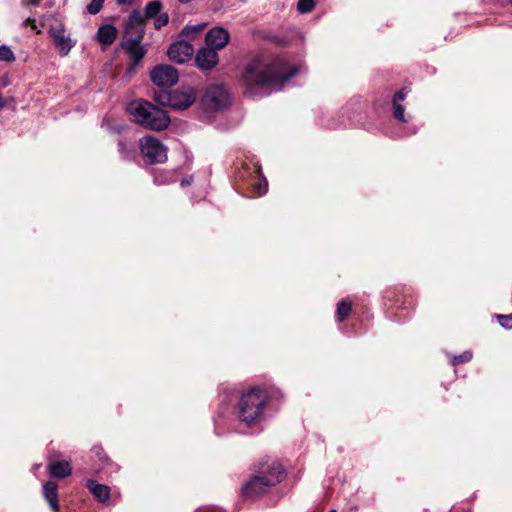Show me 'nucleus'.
<instances>
[{
    "instance_id": "f257e3e1",
    "label": "nucleus",
    "mask_w": 512,
    "mask_h": 512,
    "mask_svg": "<svg viewBox=\"0 0 512 512\" xmlns=\"http://www.w3.org/2000/svg\"><path fill=\"white\" fill-rule=\"evenodd\" d=\"M297 72V67L290 65L282 56L265 59L257 55L245 65L240 83L244 87V95L254 98L263 90H281Z\"/></svg>"
},
{
    "instance_id": "f03ea898",
    "label": "nucleus",
    "mask_w": 512,
    "mask_h": 512,
    "mask_svg": "<svg viewBox=\"0 0 512 512\" xmlns=\"http://www.w3.org/2000/svg\"><path fill=\"white\" fill-rule=\"evenodd\" d=\"M252 470L255 474L241 487V497L244 499H252L265 494L269 488L276 486L285 477L284 467L276 461L271 463L261 461L254 464Z\"/></svg>"
},
{
    "instance_id": "7ed1b4c3",
    "label": "nucleus",
    "mask_w": 512,
    "mask_h": 512,
    "mask_svg": "<svg viewBox=\"0 0 512 512\" xmlns=\"http://www.w3.org/2000/svg\"><path fill=\"white\" fill-rule=\"evenodd\" d=\"M269 399L268 392L260 387H253L243 392L237 404L239 420L247 427L258 425L263 420Z\"/></svg>"
},
{
    "instance_id": "20e7f679",
    "label": "nucleus",
    "mask_w": 512,
    "mask_h": 512,
    "mask_svg": "<svg viewBox=\"0 0 512 512\" xmlns=\"http://www.w3.org/2000/svg\"><path fill=\"white\" fill-rule=\"evenodd\" d=\"M128 112L134 117L135 122L150 130L161 131L170 124V117L166 111L145 100L131 102Z\"/></svg>"
},
{
    "instance_id": "39448f33",
    "label": "nucleus",
    "mask_w": 512,
    "mask_h": 512,
    "mask_svg": "<svg viewBox=\"0 0 512 512\" xmlns=\"http://www.w3.org/2000/svg\"><path fill=\"white\" fill-rule=\"evenodd\" d=\"M200 104L207 113L219 112L229 105V94L221 84L210 85L202 95Z\"/></svg>"
},
{
    "instance_id": "423d86ee",
    "label": "nucleus",
    "mask_w": 512,
    "mask_h": 512,
    "mask_svg": "<svg viewBox=\"0 0 512 512\" xmlns=\"http://www.w3.org/2000/svg\"><path fill=\"white\" fill-rule=\"evenodd\" d=\"M140 149L149 164L164 163L167 160L166 147L155 137L147 136L140 140Z\"/></svg>"
},
{
    "instance_id": "0eeeda50",
    "label": "nucleus",
    "mask_w": 512,
    "mask_h": 512,
    "mask_svg": "<svg viewBox=\"0 0 512 512\" xmlns=\"http://www.w3.org/2000/svg\"><path fill=\"white\" fill-rule=\"evenodd\" d=\"M146 22L138 10H133L123 26V39L122 41H135L142 42L145 37Z\"/></svg>"
},
{
    "instance_id": "6e6552de",
    "label": "nucleus",
    "mask_w": 512,
    "mask_h": 512,
    "mask_svg": "<svg viewBox=\"0 0 512 512\" xmlns=\"http://www.w3.org/2000/svg\"><path fill=\"white\" fill-rule=\"evenodd\" d=\"M150 79L159 88H171L178 82L179 74L175 67L159 64L151 70Z\"/></svg>"
},
{
    "instance_id": "1a4fd4ad",
    "label": "nucleus",
    "mask_w": 512,
    "mask_h": 512,
    "mask_svg": "<svg viewBox=\"0 0 512 512\" xmlns=\"http://www.w3.org/2000/svg\"><path fill=\"white\" fill-rule=\"evenodd\" d=\"M48 33L52 38L59 55L62 57L67 56L73 48L74 43L72 42L70 36L66 34L64 24L59 22L56 25H52Z\"/></svg>"
},
{
    "instance_id": "9d476101",
    "label": "nucleus",
    "mask_w": 512,
    "mask_h": 512,
    "mask_svg": "<svg viewBox=\"0 0 512 512\" xmlns=\"http://www.w3.org/2000/svg\"><path fill=\"white\" fill-rule=\"evenodd\" d=\"M120 46L127 53L130 63L127 67V73L132 74L136 71V67L142 61L147 53V49L141 45V42L121 41Z\"/></svg>"
},
{
    "instance_id": "9b49d317",
    "label": "nucleus",
    "mask_w": 512,
    "mask_h": 512,
    "mask_svg": "<svg viewBox=\"0 0 512 512\" xmlns=\"http://www.w3.org/2000/svg\"><path fill=\"white\" fill-rule=\"evenodd\" d=\"M196 94L192 87L185 86L171 91L170 107L175 110H185L195 101Z\"/></svg>"
},
{
    "instance_id": "f8f14e48",
    "label": "nucleus",
    "mask_w": 512,
    "mask_h": 512,
    "mask_svg": "<svg viewBox=\"0 0 512 512\" xmlns=\"http://www.w3.org/2000/svg\"><path fill=\"white\" fill-rule=\"evenodd\" d=\"M193 46L185 40L177 41L172 43L167 51L169 59L173 62L182 64L190 60L193 56Z\"/></svg>"
},
{
    "instance_id": "ddd939ff",
    "label": "nucleus",
    "mask_w": 512,
    "mask_h": 512,
    "mask_svg": "<svg viewBox=\"0 0 512 512\" xmlns=\"http://www.w3.org/2000/svg\"><path fill=\"white\" fill-rule=\"evenodd\" d=\"M219 62V56L214 48L209 46L200 48L195 56L196 66L203 70H212Z\"/></svg>"
},
{
    "instance_id": "4468645a",
    "label": "nucleus",
    "mask_w": 512,
    "mask_h": 512,
    "mask_svg": "<svg viewBox=\"0 0 512 512\" xmlns=\"http://www.w3.org/2000/svg\"><path fill=\"white\" fill-rule=\"evenodd\" d=\"M229 39V32L223 27H214L205 36L207 46L214 48L216 51L223 49L228 44Z\"/></svg>"
},
{
    "instance_id": "2eb2a0df",
    "label": "nucleus",
    "mask_w": 512,
    "mask_h": 512,
    "mask_svg": "<svg viewBox=\"0 0 512 512\" xmlns=\"http://www.w3.org/2000/svg\"><path fill=\"white\" fill-rule=\"evenodd\" d=\"M47 469L51 477L56 479H64L72 474V466L69 461L54 460L48 458Z\"/></svg>"
},
{
    "instance_id": "dca6fc26",
    "label": "nucleus",
    "mask_w": 512,
    "mask_h": 512,
    "mask_svg": "<svg viewBox=\"0 0 512 512\" xmlns=\"http://www.w3.org/2000/svg\"><path fill=\"white\" fill-rule=\"evenodd\" d=\"M43 496L50 505L53 512H58L60 509L58 498V485L54 481H47L43 484Z\"/></svg>"
},
{
    "instance_id": "f3484780",
    "label": "nucleus",
    "mask_w": 512,
    "mask_h": 512,
    "mask_svg": "<svg viewBox=\"0 0 512 512\" xmlns=\"http://www.w3.org/2000/svg\"><path fill=\"white\" fill-rule=\"evenodd\" d=\"M408 90L406 88H402L397 91L392 98V108H393V117L399 122H406L407 120L404 117V106L402 102L405 100L407 96Z\"/></svg>"
},
{
    "instance_id": "a211bd4d",
    "label": "nucleus",
    "mask_w": 512,
    "mask_h": 512,
    "mask_svg": "<svg viewBox=\"0 0 512 512\" xmlns=\"http://www.w3.org/2000/svg\"><path fill=\"white\" fill-rule=\"evenodd\" d=\"M86 487L92 495L101 503H106L110 498V488L107 485L99 484L93 479L87 480Z\"/></svg>"
},
{
    "instance_id": "6ab92c4d",
    "label": "nucleus",
    "mask_w": 512,
    "mask_h": 512,
    "mask_svg": "<svg viewBox=\"0 0 512 512\" xmlns=\"http://www.w3.org/2000/svg\"><path fill=\"white\" fill-rule=\"evenodd\" d=\"M118 30L111 24L102 25L97 31V40L100 44L110 46L117 38Z\"/></svg>"
},
{
    "instance_id": "aec40b11",
    "label": "nucleus",
    "mask_w": 512,
    "mask_h": 512,
    "mask_svg": "<svg viewBox=\"0 0 512 512\" xmlns=\"http://www.w3.org/2000/svg\"><path fill=\"white\" fill-rule=\"evenodd\" d=\"M118 152L120 153L122 159L124 160H130L133 158L135 154V144L132 142H128L125 139H119L118 140Z\"/></svg>"
},
{
    "instance_id": "412c9836",
    "label": "nucleus",
    "mask_w": 512,
    "mask_h": 512,
    "mask_svg": "<svg viewBox=\"0 0 512 512\" xmlns=\"http://www.w3.org/2000/svg\"><path fill=\"white\" fill-rule=\"evenodd\" d=\"M351 311H352V302L347 298L341 299L337 303V311H336L337 320L339 322L345 321L349 317Z\"/></svg>"
},
{
    "instance_id": "4be33fe9",
    "label": "nucleus",
    "mask_w": 512,
    "mask_h": 512,
    "mask_svg": "<svg viewBox=\"0 0 512 512\" xmlns=\"http://www.w3.org/2000/svg\"><path fill=\"white\" fill-rule=\"evenodd\" d=\"M162 7V2L159 0L148 2L144 8V15H142L144 20L155 18L161 12Z\"/></svg>"
},
{
    "instance_id": "5701e85b",
    "label": "nucleus",
    "mask_w": 512,
    "mask_h": 512,
    "mask_svg": "<svg viewBox=\"0 0 512 512\" xmlns=\"http://www.w3.org/2000/svg\"><path fill=\"white\" fill-rule=\"evenodd\" d=\"M168 89L169 88H160L159 90L154 91L153 94L154 101L163 107H170L171 91Z\"/></svg>"
},
{
    "instance_id": "b1692460",
    "label": "nucleus",
    "mask_w": 512,
    "mask_h": 512,
    "mask_svg": "<svg viewBox=\"0 0 512 512\" xmlns=\"http://www.w3.org/2000/svg\"><path fill=\"white\" fill-rule=\"evenodd\" d=\"M206 27V23H201L197 25H186L182 30L180 35L188 38L189 40H193L197 37V35L202 32Z\"/></svg>"
},
{
    "instance_id": "393cba45",
    "label": "nucleus",
    "mask_w": 512,
    "mask_h": 512,
    "mask_svg": "<svg viewBox=\"0 0 512 512\" xmlns=\"http://www.w3.org/2000/svg\"><path fill=\"white\" fill-rule=\"evenodd\" d=\"M91 453L95 458H97L100 462L106 464V465H112L113 461L110 459V457L105 452L104 448L100 445H95L91 449Z\"/></svg>"
},
{
    "instance_id": "a878e982",
    "label": "nucleus",
    "mask_w": 512,
    "mask_h": 512,
    "mask_svg": "<svg viewBox=\"0 0 512 512\" xmlns=\"http://www.w3.org/2000/svg\"><path fill=\"white\" fill-rule=\"evenodd\" d=\"M0 61L13 62L15 61V55L10 47L6 45L0 46Z\"/></svg>"
},
{
    "instance_id": "bb28decb",
    "label": "nucleus",
    "mask_w": 512,
    "mask_h": 512,
    "mask_svg": "<svg viewBox=\"0 0 512 512\" xmlns=\"http://www.w3.org/2000/svg\"><path fill=\"white\" fill-rule=\"evenodd\" d=\"M315 7L314 0H298L297 10L300 13H308L311 12Z\"/></svg>"
},
{
    "instance_id": "cd10ccee",
    "label": "nucleus",
    "mask_w": 512,
    "mask_h": 512,
    "mask_svg": "<svg viewBox=\"0 0 512 512\" xmlns=\"http://www.w3.org/2000/svg\"><path fill=\"white\" fill-rule=\"evenodd\" d=\"M472 353L470 351H465L462 354L453 356L451 360V364L453 366H457L462 363H467L472 359Z\"/></svg>"
},
{
    "instance_id": "c85d7f7f",
    "label": "nucleus",
    "mask_w": 512,
    "mask_h": 512,
    "mask_svg": "<svg viewBox=\"0 0 512 512\" xmlns=\"http://www.w3.org/2000/svg\"><path fill=\"white\" fill-rule=\"evenodd\" d=\"M105 0H91V2L87 5L86 10L89 14L96 15L103 8Z\"/></svg>"
},
{
    "instance_id": "c756f323",
    "label": "nucleus",
    "mask_w": 512,
    "mask_h": 512,
    "mask_svg": "<svg viewBox=\"0 0 512 512\" xmlns=\"http://www.w3.org/2000/svg\"><path fill=\"white\" fill-rule=\"evenodd\" d=\"M496 318L498 320V323L506 329L512 328V314L503 315V314H497Z\"/></svg>"
},
{
    "instance_id": "7c9ffc66",
    "label": "nucleus",
    "mask_w": 512,
    "mask_h": 512,
    "mask_svg": "<svg viewBox=\"0 0 512 512\" xmlns=\"http://www.w3.org/2000/svg\"><path fill=\"white\" fill-rule=\"evenodd\" d=\"M169 22V16L167 13H159L157 18L154 21V27L157 30H160L162 27L166 26Z\"/></svg>"
},
{
    "instance_id": "2f4dec72",
    "label": "nucleus",
    "mask_w": 512,
    "mask_h": 512,
    "mask_svg": "<svg viewBox=\"0 0 512 512\" xmlns=\"http://www.w3.org/2000/svg\"><path fill=\"white\" fill-rule=\"evenodd\" d=\"M254 189L257 191L258 195H263L267 192L268 182L265 178L259 180L256 184L253 185Z\"/></svg>"
},
{
    "instance_id": "473e14b6",
    "label": "nucleus",
    "mask_w": 512,
    "mask_h": 512,
    "mask_svg": "<svg viewBox=\"0 0 512 512\" xmlns=\"http://www.w3.org/2000/svg\"><path fill=\"white\" fill-rule=\"evenodd\" d=\"M23 26H29L31 27L32 29H36V20L33 19V18H27L24 22H23Z\"/></svg>"
},
{
    "instance_id": "72a5a7b5",
    "label": "nucleus",
    "mask_w": 512,
    "mask_h": 512,
    "mask_svg": "<svg viewBox=\"0 0 512 512\" xmlns=\"http://www.w3.org/2000/svg\"><path fill=\"white\" fill-rule=\"evenodd\" d=\"M42 0H29L28 5L30 6H39Z\"/></svg>"
},
{
    "instance_id": "f704fd0d",
    "label": "nucleus",
    "mask_w": 512,
    "mask_h": 512,
    "mask_svg": "<svg viewBox=\"0 0 512 512\" xmlns=\"http://www.w3.org/2000/svg\"><path fill=\"white\" fill-rule=\"evenodd\" d=\"M5 106H6V102H5L2 94L0 93V110L3 109Z\"/></svg>"
},
{
    "instance_id": "c9c22d12",
    "label": "nucleus",
    "mask_w": 512,
    "mask_h": 512,
    "mask_svg": "<svg viewBox=\"0 0 512 512\" xmlns=\"http://www.w3.org/2000/svg\"><path fill=\"white\" fill-rule=\"evenodd\" d=\"M128 2H129V0H117V3L120 5L127 4Z\"/></svg>"
},
{
    "instance_id": "e433bc0d",
    "label": "nucleus",
    "mask_w": 512,
    "mask_h": 512,
    "mask_svg": "<svg viewBox=\"0 0 512 512\" xmlns=\"http://www.w3.org/2000/svg\"><path fill=\"white\" fill-rule=\"evenodd\" d=\"M189 183H190V182H189L188 180L183 179V180L181 181V186L189 185Z\"/></svg>"
},
{
    "instance_id": "4c0bfd02",
    "label": "nucleus",
    "mask_w": 512,
    "mask_h": 512,
    "mask_svg": "<svg viewBox=\"0 0 512 512\" xmlns=\"http://www.w3.org/2000/svg\"><path fill=\"white\" fill-rule=\"evenodd\" d=\"M180 3H183V4H186V3H189L191 2V0H178Z\"/></svg>"
},
{
    "instance_id": "58836bf2",
    "label": "nucleus",
    "mask_w": 512,
    "mask_h": 512,
    "mask_svg": "<svg viewBox=\"0 0 512 512\" xmlns=\"http://www.w3.org/2000/svg\"><path fill=\"white\" fill-rule=\"evenodd\" d=\"M329 512H337V511H336V510H331V511H329Z\"/></svg>"
}]
</instances>
